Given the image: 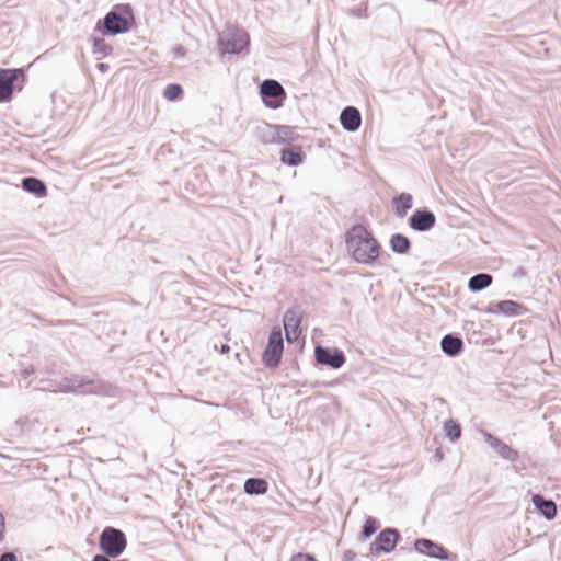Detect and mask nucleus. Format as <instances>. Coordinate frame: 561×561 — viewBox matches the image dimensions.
Instances as JSON below:
<instances>
[{"mask_svg":"<svg viewBox=\"0 0 561 561\" xmlns=\"http://www.w3.org/2000/svg\"><path fill=\"white\" fill-rule=\"evenodd\" d=\"M277 125L261 123L254 129L255 138L262 144H277Z\"/></svg>","mask_w":561,"mask_h":561,"instance_id":"obj_19","label":"nucleus"},{"mask_svg":"<svg viewBox=\"0 0 561 561\" xmlns=\"http://www.w3.org/2000/svg\"><path fill=\"white\" fill-rule=\"evenodd\" d=\"M284 351V341L279 327L270 331L267 344L262 354V362L266 368L274 369L279 366Z\"/></svg>","mask_w":561,"mask_h":561,"instance_id":"obj_5","label":"nucleus"},{"mask_svg":"<svg viewBox=\"0 0 561 561\" xmlns=\"http://www.w3.org/2000/svg\"><path fill=\"white\" fill-rule=\"evenodd\" d=\"M484 442L497 454L502 459L515 463L519 459V453L512 446L501 440L497 436L483 431Z\"/></svg>","mask_w":561,"mask_h":561,"instance_id":"obj_12","label":"nucleus"},{"mask_svg":"<svg viewBox=\"0 0 561 561\" xmlns=\"http://www.w3.org/2000/svg\"><path fill=\"white\" fill-rule=\"evenodd\" d=\"M483 312L486 314L499 313V310H496V304H490L483 309Z\"/></svg>","mask_w":561,"mask_h":561,"instance_id":"obj_36","label":"nucleus"},{"mask_svg":"<svg viewBox=\"0 0 561 561\" xmlns=\"http://www.w3.org/2000/svg\"><path fill=\"white\" fill-rule=\"evenodd\" d=\"M277 144H283L285 146L294 145V142L299 138V134L295 130L294 127L288 125H277Z\"/></svg>","mask_w":561,"mask_h":561,"instance_id":"obj_26","label":"nucleus"},{"mask_svg":"<svg viewBox=\"0 0 561 561\" xmlns=\"http://www.w3.org/2000/svg\"><path fill=\"white\" fill-rule=\"evenodd\" d=\"M64 391L77 392L80 394H96L111 397L114 394V387L100 378L88 376H72L62 381Z\"/></svg>","mask_w":561,"mask_h":561,"instance_id":"obj_3","label":"nucleus"},{"mask_svg":"<svg viewBox=\"0 0 561 561\" xmlns=\"http://www.w3.org/2000/svg\"><path fill=\"white\" fill-rule=\"evenodd\" d=\"M389 245L392 252L397 254H408L411 250V241L410 239L402 233H393L390 237Z\"/></svg>","mask_w":561,"mask_h":561,"instance_id":"obj_24","label":"nucleus"},{"mask_svg":"<svg viewBox=\"0 0 561 561\" xmlns=\"http://www.w3.org/2000/svg\"><path fill=\"white\" fill-rule=\"evenodd\" d=\"M302 314L300 307L294 306L286 310L283 318L285 337L288 343L295 342L301 335Z\"/></svg>","mask_w":561,"mask_h":561,"instance_id":"obj_9","label":"nucleus"},{"mask_svg":"<svg viewBox=\"0 0 561 561\" xmlns=\"http://www.w3.org/2000/svg\"><path fill=\"white\" fill-rule=\"evenodd\" d=\"M222 54L239 55L247 50L250 45V36L244 30H229L218 41Z\"/></svg>","mask_w":561,"mask_h":561,"instance_id":"obj_7","label":"nucleus"},{"mask_svg":"<svg viewBox=\"0 0 561 561\" xmlns=\"http://www.w3.org/2000/svg\"><path fill=\"white\" fill-rule=\"evenodd\" d=\"M493 282V277L488 273H478L468 280V289L472 293L481 291L488 288Z\"/></svg>","mask_w":561,"mask_h":561,"instance_id":"obj_25","label":"nucleus"},{"mask_svg":"<svg viewBox=\"0 0 561 561\" xmlns=\"http://www.w3.org/2000/svg\"><path fill=\"white\" fill-rule=\"evenodd\" d=\"M400 539L401 535L398 529L387 527L375 537V540L370 543L369 553L371 556L390 553L394 550Z\"/></svg>","mask_w":561,"mask_h":561,"instance_id":"obj_8","label":"nucleus"},{"mask_svg":"<svg viewBox=\"0 0 561 561\" xmlns=\"http://www.w3.org/2000/svg\"><path fill=\"white\" fill-rule=\"evenodd\" d=\"M36 423H37V421L31 420L28 416H23V417H19L15 421L14 425L18 428L20 434H25V433L33 431Z\"/></svg>","mask_w":561,"mask_h":561,"instance_id":"obj_31","label":"nucleus"},{"mask_svg":"<svg viewBox=\"0 0 561 561\" xmlns=\"http://www.w3.org/2000/svg\"><path fill=\"white\" fill-rule=\"evenodd\" d=\"M391 203L396 216L404 218L408 211L413 207V196L410 193L402 192L394 196Z\"/></svg>","mask_w":561,"mask_h":561,"instance_id":"obj_20","label":"nucleus"},{"mask_svg":"<svg viewBox=\"0 0 561 561\" xmlns=\"http://www.w3.org/2000/svg\"><path fill=\"white\" fill-rule=\"evenodd\" d=\"M526 274H527L526 270L523 266H519L513 273V277L514 278H522V277H525Z\"/></svg>","mask_w":561,"mask_h":561,"instance_id":"obj_35","label":"nucleus"},{"mask_svg":"<svg viewBox=\"0 0 561 561\" xmlns=\"http://www.w3.org/2000/svg\"><path fill=\"white\" fill-rule=\"evenodd\" d=\"M127 547V538L123 530L106 526L99 536V548L103 554L113 559L119 557Z\"/></svg>","mask_w":561,"mask_h":561,"instance_id":"obj_4","label":"nucleus"},{"mask_svg":"<svg viewBox=\"0 0 561 561\" xmlns=\"http://www.w3.org/2000/svg\"><path fill=\"white\" fill-rule=\"evenodd\" d=\"M215 348L218 350L221 354H227L230 351V346L227 343H221L219 347L215 345Z\"/></svg>","mask_w":561,"mask_h":561,"instance_id":"obj_38","label":"nucleus"},{"mask_svg":"<svg viewBox=\"0 0 561 561\" xmlns=\"http://www.w3.org/2000/svg\"><path fill=\"white\" fill-rule=\"evenodd\" d=\"M344 237L347 253L356 263L371 265L379 257L380 243L362 224L353 225Z\"/></svg>","mask_w":561,"mask_h":561,"instance_id":"obj_1","label":"nucleus"},{"mask_svg":"<svg viewBox=\"0 0 561 561\" xmlns=\"http://www.w3.org/2000/svg\"><path fill=\"white\" fill-rule=\"evenodd\" d=\"M440 348L447 356L456 357L460 355L463 350L462 337L455 333L445 334L440 340Z\"/></svg>","mask_w":561,"mask_h":561,"instance_id":"obj_18","label":"nucleus"},{"mask_svg":"<svg viewBox=\"0 0 561 561\" xmlns=\"http://www.w3.org/2000/svg\"><path fill=\"white\" fill-rule=\"evenodd\" d=\"M93 54H102L103 56H108L113 53V47L108 45L103 37L92 36L91 37Z\"/></svg>","mask_w":561,"mask_h":561,"instance_id":"obj_28","label":"nucleus"},{"mask_svg":"<svg viewBox=\"0 0 561 561\" xmlns=\"http://www.w3.org/2000/svg\"><path fill=\"white\" fill-rule=\"evenodd\" d=\"M444 430H445L446 436L451 442L458 440L461 436V426L457 421H455L453 419L445 421Z\"/></svg>","mask_w":561,"mask_h":561,"instance_id":"obj_27","label":"nucleus"},{"mask_svg":"<svg viewBox=\"0 0 561 561\" xmlns=\"http://www.w3.org/2000/svg\"><path fill=\"white\" fill-rule=\"evenodd\" d=\"M21 187L36 197H45L47 195V186L45 182L35 176H26L21 181Z\"/></svg>","mask_w":561,"mask_h":561,"instance_id":"obj_21","label":"nucleus"},{"mask_svg":"<svg viewBox=\"0 0 561 561\" xmlns=\"http://www.w3.org/2000/svg\"><path fill=\"white\" fill-rule=\"evenodd\" d=\"M23 75L22 69H0V102H8L12 98L13 84Z\"/></svg>","mask_w":561,"mask_h":561,"instance_id":"obj_14","label":"nucleus"},{"mask_svg":"<svg viewBox=\"0 0 561 561\" xmlns=\"http://www.w3.org/2000/svg\"><path fill=\"white\" fill-rule=\"evenodd\" d=\"M108 65L107 64H103V62H100L98 64V69L101 71V72H106L108 70Z\"/></svg>","mask_w":561,"mask_h":561,"instance_id":"obj_40","label":"nucleus"},{"mask_svg":"<svg viewBox=\"0 0 561 561\" xmlns=\"http://www.w3.org/2000/svg\"><path fill=\"white\" fill-rule=\"evenodd\" d=\"M356 558V553L353 550H346L343 553L342 561H354Z\"/></svg>","mask_w":561,"mask_h":561,"instance_id":"obj_34","label":"nucleus"},{"mask_svg":"<svg viewBox=\"0 0 561 561\" xmlns=\"http://www.w3.org/2000/svg\"><path fill=\"white\" fill-rule=\"evenodd\" d=\"M435 458L438 459V460H442L443 459V453L440 451V449H437L436 453H435Z\"/></svg>","mask_w":561,"mask_h":561,"instance_id":"obj_41","label":"nucleus"},{"mask_svg":"<svg viewBox=\"0 0 561 561\" xmlns=\"http://www.w3.org/2000/svg\"><path fill=\"white\" fill-rule=\"evenodd\" d=\"M0 561H18V557L13 551H5L0 554Z\"/></svg>","mask_w":561,"mask_h":561,"instance_id":"obj_33","label":"nucleus"},{"mask_svg":"<svg viewBox=\"0 0 561 561\" xmlns=\"http://www.w3.org/2000/svg\"><path fill=\"white\" fill-rule=\"evenodd\" d=\"M414 550L433 559L448 560V551L442 545L427 538L415 539Z\"/></svg>","mask_w":561,"mask_h":561,"instance_id":"obj_13","label":"nucleus"},{"mask_svg":"<svg viewBox=\"0 0 561 561\" xmlns=\"http://www.w3.org/2000/svg\"><path fill=\"white\" fill-rule=\"evenodd\" d=\"M314 359L317 364L328 366L332 369L341 368L346 362L345 354L342 350L329 348L322 345L314 347Z\"/></svg>","mask_w":561,"mask_h":561,"instance_id":"obj_10","label":"nucleus"},{"mask_svg":"<svg viewBox=\"0 0 561 561\" xmlns=\"http://www.w3.org/2000/svg\"><path fill=\"white\" fill-rule=\"evenodd\" d=\"M111 558L112 557H107L106 554L98 553L92 558V561H111Z\"/></svg>","mask_w":561,"mask_h":561,"instance_id":"obj_39","label":"nucleus"},{"mask_svg":"<svg viewBox=\"0 0 561 561\" xmlns=\"http://www.w3.org/2000/svg\"><path fill=\"white\" fill-rule=\"evenodd\" d=\"M262 103L271 108L278 110L287 98L284 87L275 79H265L259 87Z\"/></svg>","mask_w":561,"mask_h":561,"instance_id":"obj_6","label":"nucleus"},{"mask_svg":"<svg viewBox=\"0 0 561 561\" xmlns=\"http://www.w3.org/2000/svg\"><path fill=\"white\" fill-rule=\"evenodd\" d=\"M183 95V88L179 83H170L163 91V96L168 101H178Z\"/></svg>","mask_w":561,"mask_h":561,"instance_id":"obj_30","label":"nucleus"},{"mask_svg":"<svg viewBox=\"0 0 561 561\" xmlns=\"http://www.w3.org/2000/svg\"><path fill=\"white\" fill-rule=\"evenodd\" d=\"M135 23L133 7L129 3H121L114 5L98 21L95 31L105 36H115L128 33Z\"/></svg>","mask_w":561,"mask_h":561,"instance_id":"obj_2","label":"nucleus"},{"mask_svg":"<svg viewBox=\"0 0 561 561\" xmlns=\"http://www.w3.org/2000/svg\"><path fill=\"white\" fill-rule=\"evenodd\" d=\"M279 156L282 163L288 167L300 165L306 157L301 147L296 145L284 146L279 151Z\"/></svg>","mask_w":561,"mask_h":561,"instance_id":"obj_17","label":"nucleus"},{"mask_svg":"<svg viewBox=\"0 0 561 561\" xmlns=\"http://www.w3.org/2000/svg\"><path fill=\"white\" fill-rule=\"evenodd\" d=\"M173 54L175 56H185L186 49L182 45H178L173 48Z\"/></svg>","mask_w":561,"mask_h":561,"instance_id":"obj_37","label":"nucleus"},{"mask_svg":"<svg viewBox=\"0 0 561 561\" xmlns=\"http://www.w3.org/2000/svg\"><path fill=\"white\" fill-rule=\"evenodd\" d=\"M436 216L427 207L416 208L408 219L410 229L416 232H428L436 225Z\"/></svg>","mask_w":561,"mask_h":561,"instance_id":"obj_11","label":"nucleus"},{"mask_svg":"<svg viewBox=\"0 0 561 561\" xmlns=\"http://www.w3.org/2000/svg\"><path fill=\"white\" fill-rule=\"evenodd\" d=\"M268 490V483L263 478H248L243 484V491L248 495H263Z\"/></svg>","mask_w":561,"mask_h":561,"instance_id":"obj_22","label":"nucleus"},{"mask_svg":"<svg viewBox=\"0 0 561 561\" xmlns=\"http://www.w3.org/2000/svg\"><path fill=\"white\" fill-rule=\"evenodd\" d=\"M496 310H499V313L507 317H517L523 314L526 308L514 300H501L496 302Z\"/></svg>","mask_w":561,"mask_h":561,"instance_id":"obj_23","label":"nucleus"},{"mask_svg":"<svg viewBox=\"0 0 561 561\" xmlns=\"http://www.w3.org/2000/svg\"><path fill=\"white\" fill-rule=\"evenodd\" d=\"M378 528H379V522L375 517L368 516L365 519L364 525L362 527L360 538L362 539L369 538L377 531Z\"/></svg>","mask_w":561,"mask_h":561,"instance_id":"obj_29","label":"nucleus"},{"mask_svg":"<svg viewBox=\"0 0 561 561\" xmlns=\"http://www.w3.org/2000/svg\"><path fill=\"white\" fill-rule=\"evenodd\" d=\"M340 124L346 131L354 133L359 129L362 125V115L357 107L346 106L340 114Z\"/></svg>","mask_w":561,"mask_h":561,"instance_id":"obj_15","label":"nucleus"},{"mask_svg":"<svg viewBox=\"0 0 561 561\" xmlns=\"http://www.w3.org/2000/svg\"><path fill=\"white\" fill-rule=\"evenodd\" d=\"M291 561H317L313 556L308 553H297L293 556Z\"/></svg>","mask_w":561,"mask_h":561,"instance_id":"obj_32","label":"nucleus"},{"mask_svg":"<svg viewBox=\"0 0 561 561\" xmlns=\"http://www.w3.org/2000/svg\"><path fill=\"white\" fill-rule=\"evenodd\" d=\"M531 503L536 511L547 520H552L558 514V507L553 500L545 497L540 493L531 495Z\"/></svg>","mask_w":561,"mask_h":561,"instance_id":"obj_16","label":"nucleus"}]
</instances>
